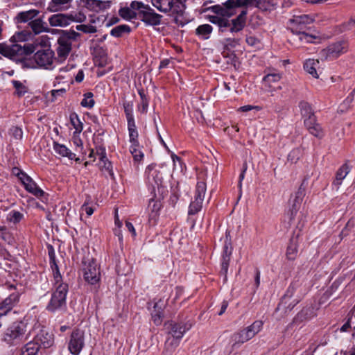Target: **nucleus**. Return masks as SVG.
I'll use <instances>...</instances> for the list:
<instances>
[{
    "label": "nucleus",
    "instance_id": "f3484780",
    "mask_svg": "<svg viewBox=\"0 0 355 355\" xmlns=\"http://www.w3.org/2000/svg\"><path fill=\"white\" fill-rule=\"evenodd\" d=\"M73 0H51L47 6V10L51 12H62L71 7Z\"/></svg>",
    "mask_w": 355,
    "mask_h": 355
},
{
    "label": "nucleus",
    "instance_id": "774afa93",
    "mask_svg": "<svg viewBox=\"0 0 355 355\" xmlns=\"http://www.w3.org/2000/svg\"><path fill=\"white\" fill-rule=\"evenodd\" d=\"M66 92V89L64 88L54 89L51 91V94L53 97H56L57 96H62Z\"/></svg>",
    "mask_w": 355,
    "mask_h": 355
},
{
    "label": "nucleus",
    "instance_id": "58836bf2",
    "mask_svg": "<svg viewBox=\"0 0 355 355\" xmlns=\"http://www.w3.org/2000/svg\"><path fill=\"white\" fill-rule=\"evenodd\" d=\"M35 51V46L32 44L21 46L18 44V49H17V55L24 56L28 55Z\"/></svg>",
    "mask_w": 355,
    "mask_h": 355
},
{
    "label": "nucleus",
    "instance_id": "69168bd1",
    "mask_svg": "<svg viewBox=\"0 0 355 355\" xmlns=\"http://www.w3.org/2000/svg\"><path fill=\"white\" fill-rule=\"evenodd\" d=\"M127 120L128 130H136L133 116H129V118H127Z\"/></svg>",
    "mask_w": 355,
    "mask_h": 355
},
{
    "label": "nucleus",
    "instance_id": "aec40b11",
    "mask_svg": "<svg viewBox=\"0 0 355 355\" xmlns=\"http://www.w3.org/2000/svg\"><path fill=\"white\" fill-rule=\"evenodd\" d=\"M39 14L40 11L36 9L21 11L17 13L15 17V20L17 24L29 23L35 19Z\"/></svg>",
    "mask_w": 355,
    "mask_h": 355
},
{
    "label": "nucleus",
    "instance_id": "a18cd8bd",
    "mask_svg": "<svg viewBox=\"0 0 355 355\" xmlns=\"http://www.w3.org/2000/svg\"><path fill=\"white\" fill-rule=\"evenodd\" d=\"M171 158L173 162V171H180V173H184V168L185 167L182 162L181 159L176 155L173 153L171 155Z\"/></svg>",
    "mask_w": 355,
    "mask_h": 355
},
{
    "label": "nucleus",
    "instance_id": "603ef678",
    "mask_svg": "<svg viewBox=\"0 0 355 355\" xmlns=\"http://www.w3.org/2000/svg\"><path fill=\"white\" fill-rule=\"evenodd\" d=\"M78 31L86 33H94L96 32V28L92 25L80 24L76 26Z\"/></svg>",
    "mask_w": 355,
    "mask_h": 355
},
{
    "label": "nucleus",
    "instance_id": "ddd939ff",
    "mask_svg": "<svg viewBox=\"0 0 355 355\" xmlns=\"http://www.w3.org/2000/svg\"><path fill=\"white\" fill-rule=\"evenodd\" d=\"M313 19L307 15H294L289 20L291 29L293 32L300 33Z\"/></svg>",
    "mask_w": 355,
    "mask_h": 355
},
{
    "label": "nucleus",
    "instance_id": "5fc2aeb1",
    "mask_svg": "<svg viewBox=\"0 0 355 355\" xmlns=\"http://www.w3.org/2000/svg\"><path fill=\"white\" fill-rule=\"evenodd\" d=\"M299 35V39L306 43L313 42V40L315 38V36L312 35H309L305 33L304 31H300V33H296Z\"/></svg>",
    "mask_w": 355,
    "mask_h": 355
},
{
    "label": "nucleus",
    "instance_id": "1a4fd4ad",
    "mask_svg": "<svg viewBox=\"0 0 355 355\" xmlns=\"http://www.w3.org/2000/svg\"><path fill=\"white\" fill-rule=\"evenodd\" d=\"M34 59L40 67L48 68L53 62L54 53L49 48L39 50L34 55Z\"/></svg>",
    "mask_w": 355,
    "mask_h": 355
},
{
    "label": "nucleus",
    "instance_id": "4d7b16f0",
    "mask_svg": "<svg viewBox=\"0 0 355 355\" xmlns=\"http://www.w3.org/2000/svg\"><path fill=\"white\" fill-rule=\"evenodd\" d=\"M223 44L224 45L225 48L229 49L230 48H233V47H235L236 45H238L239 40L227 38L223 40Z\"/></svg>",
    "mask_w": 355,
    "mask_h": 355
},
{
    "label": "nucleus",
    "instance_id": "9d476101",
    "mask_svg": "<svg viewBox=\"0 0 355 355\" xmlns=\"http://www.w3.org/2000/svg\"><path fill=\"white\" fill-rule=\"evenodd\" d=\"M232 251V247L231 243L230 232L229 231H226L225 241L223 252V261L221 263V271L225 277L228 270V266L231 258Z\"/></svg>",
    "mask_w": 355,
    "mask_h": 355
},
{
    "label": "nucleus",
    "instance_id": "f03ea898",
    "mask_svg": "<svg viewBox=\"0 0 355 355\" xmlns=\"http://www.w3.org/2000/svg\"><path fill=\"white\" fill-rule=\"evenodd\" d=\"M186 1L187 0H152V4L162 12H171L178 21V17L184 14Z\"/></svg>",
    "mask_w": 355,
    "mask_h": 355
},
{
    "label": "nucleus",
    "instance_id": "338daca9",
    "mask_svg": "<svg viewBox=\"0 0 355 355\" xmlns=\"http://www.w3.org/2000/svg\"><path fill=\"white\" fill-rule=\"evenodd\" d=\"M230 22L227 18L221 17L218 24L220 28H225L230 26Z\"/></svg>",
    "mask_w": 355,
    "mask_h": 355
},
{
    "label": "nucleus",
    "instance_id": "2eb2a0df",
    "mask_svg": "<svg viewBox=\"0 0 355 355\" xmlns=\"http://www.w3.org/2000/svg\"><path fill=\"white\" fill-rule=\"evenodd\" d=\"M26 324L23 322H14L5 331L6 340L15 339L22 335L25 331Z\"/></svg>",
    "mask_w": 355,
    "mask_h": 355
},
{
    "label": "nucleus",
    "instance_id": "6e6d98bb",
    "mask_svg": "<svg viewBox=\"0 0 355 355\" xmlns=\"http://www.w3.org/2000/svg\"><path fill=\"white\" fill-rule=\"evenodd\" d=\"M301 155V151L300 148H295L293 149L292 151L290 152V153L288 155V159L292 162H296Z\"/></svg>",
    "mask_w": 355,
    "mask_h": 355
},
{
    "label": "nucleus",
    "instance_id": "f704fd0d",
    "mask_svg": "<svg viewBox=\"0 0 355 355\" xmlns=\"http://www.w3.org/2000/svg\"><path fill=\"white\" fill-rule=\"evenodd\" d=\"M213 28L209 24H203L199 26L196 30V33L201 37L203 40H207L211 33Z\"/></svg>",
    "mask_w": 355,
    "mask_h": 355
},
{
    "label": "nucleus",
    "instance_id": "f257e3e1",
    "mask_svg": "<svg viewBox=\"0 0 355 355\" xmlns=\"http://www.w3.org/2000/svg\"><path fill=\"white\" fill-rule=\"evenodd\" d=\"M56 272L53 275V286L51 298L46 306V309L51 312L61 310L66 306V298L68 293L67 284L62 282L58 268L55 266Z\"/></svg>",
    "mask_w": 355,
    "mask_h": 355
},
{
    "label": "nucleus",
    "instance_id": "13d9d810",
    "mask_svg": "<svg viewBox=\"0 0 355 355\" xmlns=\"http://www.w3.org/2000/svg\"><path fill=\"white\" fill-rule=\"evenodd\" d=\"M10 132L11 135L15 139H21L23 137V132L21 128L19 127H13L10 130Z\"/></svg>",
    "mask_w": 355,
    "mask_h": 355
},
{
    "label": "nucleus",
    "instance_id": "7c9ffc66",
    "mask_svg": "<svg viewBox=\"0 0 355 355\" xmlns=\"http://www.w3.org/2000/svg\"><path fill=\"white\" fill-rule=\"evenodd\" d=\"M17 49H18V44L8 46L4 43L0 44V53L5 57L13 58L17 56Z\"/></svg>",
    "mask_w": 355,
    "mask_h": 355
},
{
    "label": "nucleus",
    "instance_id": "a878e982",
    "mask_svg": "<svg viewBox=\"0 0 355 355\" xmlns=\"http://www.w3.org/2000/svg\"><path fill=\"white\" fill-rule=\"evenodd\" d=\"M319 68V60L314 59H308L304 64V70L313 78H318L319 74L317 69Z\"/></svg>",
    "mask_w": 355,
    "mask_h": 355
},
{
    "label": "nucleus",
    "instance_id": "c756f323",
    "mask_svg": "<svg viewBox=\"0 0 355 355\" xmlns=\"http://www.w3.org/2000/svg\"><path fill=\"white\" fill-rule=\"evenodd\" d=\"M304 124L308 128L309 132L313 136L318 138H322L324 136L320 125L315 123V119L313 120L305 121Z\"/></svg>",
    "mask_w": 355,
    "mask_h": 355
},
{
    "label": "nucleus",
    "instance_id": "5701e85b",
    "mask_svg": "<svg viewBox=\"0 0 355 355\" xmlns=\"http://www.w3.org/2000/svg\"><path fill=\"white\" fill-rule=\"evenodd\" d=\"M251 338L245 329L234 333L231 338L232 347H239L250 340Z\"/></svg>",
    "mask_w": 355,
    "mask_h": 355
},
{
    "label": "nucleus",
    "instance_id": "3c124183",
    "mask_svg": "<svg viewBox=\"0 0 355 355\" xmlns=\"http://www.w3.org/2000/svg\"><path fill=\"white\" fill-rule=\"evenodd\" d=\"M281 78L282 75L280 73H269L263 78V80L268 84H271L272 83L278 82Z\"/></svg>",
    "mask_w": 355,
    "mask_h": 355
},
{
    "label": "nucleus",
    "instance_id": "b1692460",
    "mask_svg": "<svg viewBox=\"0 0 355 355\" xmlns=\"http://www.w3.org/2000/svg\"><path fill=\"white\" fill-rule=\"evenodd\" d=\"M58 46L57 49L58 55L60 60H64L71 50V42H66L60 37L58 40Z\"/></svg>",
    "mask_w": 355,
    "mask_h": 355
},
{
    "label": "nucleus",
    "instance_id": "72a5a7b5",
    "mask_svg": "<svg viewBox=\"0 0 355 355\" xmlns=\"http://www.w3.org/2000/svg\"><path fill=\"white\" fill-rule=\"evenodd\" d=\"M39 344L35 342L28 343L21 349V355H36L39 349Z\"/></svg>",
    "mask_w": 355,
    "mask_h": 355
},
{
    "label": "nucleus",
    "instance_id": "9b49d317",
    "mask_svg": "<svg viewBox=\"0 0 355 355\" xmlns=\"http://www.w3.org/2000/svg\"><path fill=\"white\" fill-rule=\"evenodd\" d=\"M80 3L82 7L95 12L107 10L111 6L110 1L101 0H80Z\"/></svg>",
    "mask_w": 355,
    "mask_h": 355
},
{
    "label": "nucleus",
    "instance_id": "f8f14e48",
    "mask_svg": "<svg viewBox=\"0 0 355 355\" xmlns=\"http://www.w3.org/2000/svg\"><path fill=\"white\" fill-rule=\"evenodd\" d=\"M17 175L19 180L28 191L37 197L43 196L44 191L37 186L35 182L28 175L24 173H17Z\"/></svg>",
    "mask_w": 355,
    "mask_h": 355
},
{
    "label": "nucleus",
    "instance_id": "c03bdc74",
    "mask_svg": "<svg viewBox=\"0 0 355 355\" xmlns=\"http://www.w3.org/2000/svg\"><path fill=\"white\" fill-rule=\"evenodd\" d=\"M7 220L12 223H17L23 218V214L18 211H11L7 215Z\"/></svg>",
    "mask_w": 355,
    "mask_h": 355
},
{
    "label": "nucleus",
    "instance_id": "bf43d9fd",
    "mask_svg": "<svg viewBox=\"0 0 355 355\" xmlns=\"http://www.w3.org/2000/svg\"><path fill=\"white\" fill-rule=\"evenodd\" d=\"M139 95L141 98V105L139 106V110H141V112L144 113V112H147L148 102L147 99L146 98L145 94L143 92H139Z\"/></svg>",
    "mask_w": 355,
    "mask_h": 355
},
{
    "label": "nucleus",
    "instance_id": "393cba45",
    "mask_svg": "<svg viewBox=\"0 0 355 355\" xmlns=\"http://www.w3.org/2000/svg\"><path fill=\"white\" fill-rule=\"evenodd\" d=\"M53 150L56 155L60 157H67L69 159H76L78 161V158H76V155L71 152L64 145L60 144L57 142L53 143Z\"/></svg>",
    "mask_w": 355,
    "mask_h": 355
},
{
    "label": "nucleus",
    "instance_id": "20e7f679",
    "mask_svg": "<svg viewBox=\"0 0 355 355\" xmlns=\"http://www.w3.org/2000/svg\"><path fill=\"white\" fill-rule=\"evenodd\" d=\"M83 277L89 284L94 285L98 283L101 279L99 267L93 259H87L83 261Z\"/></svg>",
    "mask_w": 355,
    "mask_h": 355
},
{
    "label": "nucleus",
    "instance_id": "6e6552de",
    "mask_svg": "<svg viewBox=\"0 0 355 355\" xmlns=\"http://www.w3.org/2000/svg\"><path fill=\"white\" fill-rule=\"evenodd\" d=\"M347 46L345 43H336L323 49L321 53V58L335 59L347 51Z\"/></svg>",
    "mask_w": 355,
    "mask_h": 355
},
{
    "label": "nucleus",
    "instance_id": "4c0bfd02",
    "mask_svg": "<svg viewBox=\"0 0 355 355\" xmlns=\"http://www.w3.org/2000/svg\"><path fill=\"white\" fill-rule=\"evenodd\" d=\"M70 121L72 126L76 130L74 133H80L83 128V123L76 114L72 113L70 114Z\"/></svg>",
    "mask_w": 355,
    "mask_h": 355
},
{
    "label": "nucleus",
    "instance_id": "4468645a",
    "mask_svg": "<svg viewBox=\"0 0 355 355\" xmlns=\"http://www.w3.org/2000/svg\"><path fill=\"white\" fill-rule=\"evenodd\" d=\"M254 1V0H227L225 3V7L223 8V12L220 17H230L233 15L230 10V8L251 5Z\"/></svg>",
    "mask_w": 355,
    "mask_h": 355
},
{
    "label": "nucleus",
    "instance_id": "cd10ccee",
    "mask_svg": "<svg viewBox=\"0 0 355 355\" xmlns=\"http://www.w3.org/2000/svg\"><path fill=\"white\" fill-rule=\"evenodd\" d=\"M99 155V162L98 166L99 168L103 171L109 173L110 175H113L112 168L111 162L107 159L105 156V153L104 150H101V153L97 152Z\"/></svg>",
    "mask_w": 355,
    "mask_h": 355
},
{
    "label": "nucleus",
    "instance_id": "e433bc0d",
    "mask_svg": "<svg viewBox=\"0 0 355 355\" xmlns=\"http://www.w3.org/2000/svg\"><path fill=\"white\" fill-rule=\"evenodd\" d=\"M349 172V169L347 165L342 166L336 173V180L334 184L337 187H339L342 183V180L347 176Z\"/></svg>",
    "mask_w": 355,
    "mask_h": 355
},
{
    "label": "nucleus",
    "instance_id": "bb28decb",
    "mask_svg": "<svg viewBox=\"0 0 355 355\" xmlns=\"http://www.w3.org/2000/svg\"><path fill=\"white\" fill-rule=\"evenodd\" d=\"M246 14V10H243L236 19L232 20V26L230 28L232 33L239 32L244 28Z\"/></svg>",
    "mask_w": 355,
    "mask_h": 355
},
{
    "label": "nucleus",
    "instance_id": "49530a36",
    "mask_svg": "<svg viewBox=\"0 0 355 355\" xmlns=\"http://www.w3.org/2000/svg\"><path fill=\"white\" fill-rule=\"evenodd\" d=\"M161 306H159L158 303H156L154 306L155 310L152 313V318L154 322L159 325L162 322V313L159 310H157V309H161Z\"/></svg>",
    "mask_w": 355,
    "mask_h": 355
},
{
    "label": "nucleus",
    "instance_id": "423d86ee",
    "mask_svg": "<svg viewBox=\"0 0 355 355\" xmlns=\"http://www.w3.org/2000/svg\"><path fill=\"white\" fill-rule=\"evenodd\" d=\"M19 301V295L12 293L0 303V329L5 327L8 322L7 314L12 309Z\"/></svg>",
    "mask_w": 355,
    "mask_h": 355
},
{
    "label": "nucleus",
    "instance_id": "79ce46f5",
    "mask_svg": "<svg viewBox=\"0 0 355 355\" xmlns=\"http://www.w3.org/2000/svg\"><path fill=\"white\" fill-rule=\"evenodd\" d=\"M119 13L120 16L125 19H134L136 17V13L130 7L121 8Z\"/></svg>",
    "mask_w": 355,
    "mask_h": 355
},
{
    "label": "nucleus",
    "instance_id": "412c9836",
    "mask_svg": "<svg viewBox=\"0 0 355 355\" xmlns=\"http://www.w3.org/2000/svg\"><path fill=\"white\" fill-rule=\"evenodd\" d=\"M170 326L171 330L168 331V335L180 340L184 334L191 327V324H171Z\"/></svg>",
    "mask_w": 355,
    "mask_h": 355
},
{
    "label": "nucleus",
    "instance_id": "c9c22d12",
    "mask_svg": "<svg viewBox=\"0 0 355 355\" xmlns=\"http://www.w3.org/2000/svg\"><path fill=\"white\" fill-rule=\"evenodd\" d=\"M263 322L261 320H256L251 325L245 328L248 332L249 336L252 338L257 334H258L263 327Z\"/></svg>",
    "mask_w": 355,
    "mask_h": 355
},
{
    "label": "nucleus",
    "instance_id": "864d4df0",
    "mask_svg": "<svg viewBox=\"0 0 355 355\" xmlns=\"http://www.w3.org/2000/svg\"><path fill=\"white\" fill-rule=\"evenodd\" d=\"M12 84L16 89L15 92L18 96H22L27 92L25 86H24L20 82L14 80L12 81Z\"/></svg>",
    "mask_w": 355,
    "mask_h": 355
},
{
    "label": "nucleus",
    "instance_id": "473e14b6",
    "mask_svg": "<svg viewBox=\"0 0 355 355\" xmlns=\"http://www.w3.org/2000/svg\"><path fill=\"white\" fill-rule=\"evenodd\" d=\"M304 195V191L301 189L296 192L295 198L292 200V205L290 209L291 217H293L300 209Z\"/></svg>",
    "mask_w": 355,
    "mask_h": 355
},
{
    "label": "nucleus",
    "instance_id": "ea45409f",
    "mask_svg": "<svg viewBox=\"0 0 355 355\" xmlns=\"http://www.w3.org/2000/svg\"><path fill=\"white\" fill-rule=\"evenodd\" d=\"M80 37V34L75 31H63L62 35L60 37V39H63L66 42H71V40H76Z\"/></svg>",
    "mask_w": 355,
    "mask_h": 355
},
{
    "label": "nucleus",
    "instance_id": "7ed1b4c3",
    "mask_svg": "<svg viewBox=\"0 0 355 355\" xmlns=\"http://www.w3.org/2000/svg\"><path fill=\"white\" fill-rule=\"evenodd\" d=\"M148 175V182L153 192L163 196L166 192V186L161 172L155 168V165H149L146 169Z\"/></svg>",
    "mask_w": 355,
    "mask_h": 355
},
{
    "label": "nucleus",
    "instance_id": "e2e57ef3",
    "mask_svg": "<svg viewBox=\"0 0 355 355\" xmlns=\"http://www.w3.org/2000/svg\"><path fill=\"white\" fill-rule=\"evenodd\" d=\"M129 131V137L130 141L131 142V145L138 146L137 137L138 132L137 130H132Z\"/></svg>",
    "mask_w": 355,
    "mask_h": 355
},
{
    "label": "nucleus",
    "instance_id": "de8ad7c7",
    "mask_svg": "<svg viewBox=\"0 0 355 355\" xmlns=\"http://www.w3.org/2000/svg\"><path fill=\"white\" fill-rule=\"evenodd\" d=\"M81 105L83 107L92 108L94 105L93 94L90 92L85 94V97L81 102Z\"/></svg>",
    "mask_w": 355,
    "mask_h": 355
},
{
    "label": "nucleus",
    "instance_id": "0e129e2a",
    "mask_svg": "<svg viewBox=\"0 0 355 355\" xmlns=\"http://www.w3.org/2000/svg\"><path fill=\"white\" fill-rule=\"evenodd\" d=\"M124 110H125L127 118H129V116H133L132 115V103H124Z\"/></svg>",
    "mask_w": 355,
    "mask_h": 355
},
{
    "label": "nucleus",
    "instance_id": "2f4dec72",
    "mask_svg": "<svg viewBox=\"0 0 355 355\" xmlns=\"http://www.w3.org/2000/svg\"><path fill=\"white\" fill-rule=\"evenodd\" d=\"M180 339L175 338L168 334L167 339L165 343L164 355H171L174 349L178 346Z\"/></svg>",
    "mask_w": 355,
    "mask_h": 355
},
{
    "label": "nucleus",
    "instance_id": "6ab92c4d",
    "mask_svg": "<svg viewBox=\"0 0 355 355\" xmlns=\"http://www.w3.org/2000/svg\"><path fill=\"white\" fill-rule=\"evenodd\" d=\"M69 15L54 14L49 18V23L53 27H65L70 24Z\"/></svg>",
    "mask_w": 355,
    "mask_h": 355
},
{
    "label": "nucleus",
    "instance_id": "a19ab883",
    "mask_svg": "<svg viewBox=\"0 0 355 355\" xmlns=\"http://www.w3.org/2000/svg\"><path fill=\"white\" fill-rule=\"evenodd\" d=\"M297 256V246L295 242L292 241L288 246L286 257L289 260H294Z\"/></svg>",
    "mask_w": 355,
    "mask_h": 355
},
{
    "label": "nucleus",
    "instance_id": "052dcab7",
    "mask_svg": "<svg viewBox=\"0 0 355 355\" xmlns=\"http://www.w3.org/2000/svg\"><path fill=\"white\" fill-rule=\"evenodd\" d=\"M31 33L22 31V32L16 33L14 35V37L17 40L23 42V41L27 40L31 37Z\"/></svg>",
    "mask_w": 355,
    "mask_h": 355
},
{
    "label": "nucleus",
    "instance_id": "8fccbe9b",
    "mask_svg": "<svg viewBox=\"0 0 355 355\" xmlns=\"http://www.w3.org/2000/svg\"><path fill=\"white\" fill-rule=\"evenodd\" d=\"M148 5L144 4L141 1H133L130 3V8L133 10H139V15L141 16L142 14V10H145Z\"/></svg>",
    "mask_w": 355,
    "mask_h": 355
},
{
    "label": "nucleus",
    "instance_id": "a211bd4d",
    "mask_svg": "<svg viewBox=\"0 0 355 355\" xmlns=\"http://www.w3.org/2000/svg\"><path fill=\"white\" fill-rule=\"evenodd\" d=\"M35 340L39 345L48 348L53 343V336L49 331L43 328L37 334Z\"/></svg>",
    "mask_w": 355,
    "mask_h": 355
},
{
    "label": "nucleus",
    "instance_id": "09e8293b",
    "mask_svg": "<svg viewBox=\"0 0 355 355\" xmlns=\"http://www.w3.org/2000/svg\"><path fill=\"white\" fill-rule=\"evenodd\" d=\"M130 151L134 159L137 162H139L144 157L143 153L138 148V146L131 145Z\"/></svg>",
    "mask_w": 355,
    "mask_h": 355
},
{
    "label": "nucleus",
    "instance_id": "c85d7f7f",
    "mask_svg": "<svg viewBox=\"0 0 355 355\" xmlns=\"http://www.w3.org/2000/svg\"><path fill=\"white\" fill-rule=\"evenodd\" d=\"M299 107L304 123L305 121L313 120L315 119L312 107L308 102L304 101H301L299 103Z\"/></svg>",
    "mask_w": 355,
    "mask_h": 355
},
{
    "label": "nucleus",
    "instance_id": "37998d69",
    "mask_svg": "<svg viewBox=\"0 0 355 355\" xmlns=\"http://www.w3.org/2000/svg\"><path fill=\"white\" fill-rule=\"evenodd\" d=\"M130 27L127 25H120L114 27L111 31V35L114 37H121L124 33L130 32Z\"/></svg>",
    "mask_w": 355,
    "mask_h": 355
},
{
    "label": "nucleus",
    "instance_id": "680f3d73",
    "mask_svg": "<svg viewBox=\"0 0 355 355\" xmlns=\"http://www.w3.org/2000/svg\"><path fill=\"white\" fill-rule=\"evenodd\" d=\"M69 16L71 17L70 23L71 21L82 22L86 19L85 15L80 12L75 15L70 14Z\"/></svg>",
    "mask_w": 355,
    "mask_h": 355
},
{
    "label": "nucleus",
    "instance_id": "39448f33",
    "mask_svg": "<svg viewBox=\"0 0 355 355\" xmlns=\"http://www.w3.org/2000/svg\"><path fill=\"white\" fill-rule=\"evenodd\" d=\"M206 191V183L204 182H198L195 190L194 200L191 202L189 206V214H195L202 209Z\"/></svg>",
    "mask_w": 355,
    "mask_h": 355
},
{
    "label": "nucleus",
    "instance_id": "dca6fc26",
    "mask_svg": "<svg viewBox=\"0 0 355 355\" xmlns=\"http://www.w3.org/2000/svg\"><path fill=\"white\" fill-rule=\"evenodd\" d=\"M140 17L146 24L155 26L160 24L162 15L155 12V11L148 6L145 10H142V14Z\"/></svg>",
    "mask_w": 355,
    "mask_h": 355
},
{
    "label": "nucleus",
    "instance_id": "0eeeda50",
    "mask_svg": "<svg viewBox=\"0 0 355 355\" xmlns=\"http://www.w3.org/2000/svg\"><path fill=\"white\" fill-rule=\"evenodd\" d=\"M84 346V332L76 329L71 335L68 345L70 352L74 355H78Z\"/></svg>",
    "mask_w": 355,
    "mask_h": 355
},
{
    "label": "nucleus",
    "instance_id": "4be33fe9",
    "mask_svg": "<svg viewBox=\"0 0 355 355\" xmlns=\"http://www.w3.org/2000/svg\"><path fill=\"white\" fill-rule=\"evenodd\" d=\"M28 25L35 35H39L42 33H49L51 31V29L41 18L36 17L30 21Z\"/></svg>",
    "mask_w": 355,
    "mask_h": 355
}]
</instances>
